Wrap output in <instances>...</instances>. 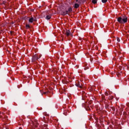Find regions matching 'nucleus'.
<instances>
[{
    "label": "nucleus",
    "mask_w": 129,
    "mask_h": 129,
    "mask_svg": "<svg viewBox=\"0 0 129 129\" xmlns=\"http://www.w3.org/2000/svg\"><path fill=\"white\" fill-rule=\"evenodd\" d=\"M117 22L119 24H125L127 22V17L121 18L119 17L117 18Z\"/></svg>",
    "instance_id": "1"
},
{
    "label": "nucleus",
    "mask_w": 129,
    "mask_h": 129,
    "mask_svg": "<svg viewBox=\"0 0 129 129\" xmlns=\"http://www.w3.org/2000/svg\"><path fill=\"white\" fill-rule=\"evenodd\" d=\"M39 59V57H38V55L37 54H35L33 56L32 58V62H35L36 60H38Z\"/></svg>",
    "instance_id": "2"
},
{
    "label": "nucleus",
    "mask_w": 129,
    "mask_h": 129,
    "mask_svg": "<svg viewBox=\"0 0 129 129\" xmlns=\"http://www.w3.org/2000/svg\"><path fill=\"white\" fill-rule=\"evenodd\" d=\"M60 14L62 16H66V15H68V12L67 11H60Z\"/></svg>",
    "instance_id": "3"
},
{
    "label": "nucleus",
    "mask_w": 129,
    "mask_h": 129,
    "mask_svg": "<svg viewBox=\"0 0 129 129\" xmlns=\"http://www.w3.org/2000/svg\"><path fill=\"white\" fill-rule=\"evenodd\" d=\"M65 34L67 35V36H70V35H71L70 30H66Z\"/></svg>",
    "instance_id": "4"
},
{
    "label": "nucleus",
    "mask_w": 129,
    "mask_h": 129,
    "mask_svg": "<svg viewBox=\"0 0 129 129\" xmlns=\"http://www.w3.org/2000/svg\"><path fill=\"white\" fill-rule=\"evenodd\" d=\"M79 7H80V4H78V3H76L75 4V6L74 8L75 9H78V8H79Z\"/></svg>",
    "instance_id": "5"
},
{
    "label": "nucleus",
    "mask_w": 129,
    "mask_h": 129,
    "mask_svg": "<svg viewBox=\"0 0 129 129\" xmlns=\"http://www.w3.org/2000/svg\"><path fill=\"white\" fill-rule=\"evenodd\" d=\"M67 12H68V14H69V13H71L72 12V8H71V7H70L68 9V10H67Z\"/></svg>",
    "instance_id": "6"
},
{
    "label": "nucleus",
    "mask_w": 129,
    "mask_h": 129,
    "mask_svg": "<svg viewBox=\"0 0 129 129\" xmlns=\"http://www.w3.org/2000/svg\"><path fill=\"white\" fill-rule=\"evenodd\" d=\"M29 23H33V22H34V17H32L31 18L29 19Z\"/></svg>",
    "instance_id": "7"
},
{
    "label": "nucleus",
    "mask_w": 129,
    "mask_h": 129,
    "mask_svg": "<svg viewBox=\"0 0 129 129\" xmlns=\"http://www.w3.org/2000/svg\"><path fill=\"white\" fill-rule=\"evenodd\" d=\"M47 126H48V125L45 124L43 125L42 127H43V129H49V128H48Z\"/></svg>",
    "instance_id": "8"
},
{
    "label": "nucleus",
    "mask_w": 129,
    "mask_h": 129,
    "mask_svg": "<svg viewBox=\"0 0 129 129\" xmlns=\"http://www.w3.org/2000/svg\"><path fill=\"white\" fill-rule=\"evenodd\" d=\"M76 85L78 87H80V88H82V87L81 86L82 84L80 85V83H79V84H76Z\"/></svg>",
    "instance_id": "9"
},
{
    "label": "nucleus",
    "mask_w": 129,
    "mask_h": 129,
    "mask_svg": "<svg viewBox=\"0 0 129 129\" xmlns=\"http://www.w3.org/2000/svg\"><path fill=\"white\" fill-rule=\"evenodd\" d=\"M50 18H51V15H47L45 19L46 20H50Z\"/></svg>",
    "instance_id": "10"
},
{
    "label": "nucleus",
    "mask_w": 129,
    "mask_h": 129,
    "mask_svg": "<svg viewBox=\"0 0 129 129\" xmlns=\"http://www.w3.org/2000/svg\"><path fill=\"white\" fill-rule=\"evenodd\" d=\"M92 3H93V4H96V3H97V0H92Z\"/></svg>",
    "instance_id": "11"
},
{
    "label": "nucleus",
    "mask_w": 129,
    "mask_h": 129,
    "mask_svg": "<svg viewBox=\"0 0 129 129\" xmlns=\"http://www.w3.org/2000/svg\"><path fill=\"white\" fill-rule=\"evenodd\" d=\"M107 2V0H102V3H103V4H105Z\"/></svg>",
    "instance_id": "12"
},
{
    "label": "nucleus",
    "mask_w": 129,
    "mask_h": 129,
    "mask_svg": "<svg viewBox=\"0 0 129 129\" xmlns=\"http://www.w3.org/2000/svg\"><path fill=\"white\" fill-rule=\"evenodd\" d=\"M76 3H77V4H79V5H80V4H81V2L79 1L78 0H76Z\"/></svg>",
    "instance_id": "13"
},
{
    "label": "nucleus",
    "mask_w": 129,
    "mask_h": 129,
    "mask_svg": "<svg viewBox=\"0 0 129 129\" xmlns=\"http://www.w3.org/2000/svg\"><path fill=\"white\" fill-rule=\"evenodd\" d=\"M109 99H113V97L112 96H110L109 97Z\"/></svg>",
    "instance_id": "14"
},
{
    "label": "nucleus",
    "mask_w": 129,
    "mask_h": 129,
    "mask_svg": "<svg viewBox=\"0 0 129 129\" xmlns=\"http://www.w3.org/2000/svg\"><path fill=\"white\" fill-rule=\"evenodd\" d=\"M116 40H117V42H120V39H119V38L117 37Z\"/></svg>",
    "instance_id": "15"
},
{
    "label": "nucleus",
    "mask_w": 129,
    "mask_h": 129,
    "mask_svg": "<svg viewBox=\"0 0 129 129\" xmlns=\"http://www.w3.org/2000/svg\"><path fill=\"white\" fill-rule=\"evenodd\" d=\"M26 27L27 29H28V28H30V25L29 24H27L26 25Z\"/></svg>",
    "instance_id": "16"
},
{
    "label": "nucleus",
    "mask_w": 129,
    "mask_h": 129,
    "mask_svg": "<svg viewBox=\"0 0 129 129\" xmlns=\"http://www.w3.org/2000/svg\"><path fill=\"white\" fill-rule=\"evenodd\" d=\"M105 95L106 96H108V93L107 92H105Z\"/></svg>",
    "instance_id": "17"
},
{
    "label": "nucleus",
    "mask_w": 129,
    "mask_h": 129,
    "mask_svg": "<svg viewBox=\"0 0 129 129\" xmlns=\"http://www.w3.org/2000/svg\"><path fill=\"white\" fill-rule=\"evenodd\" d=\"M36 21H37V18L34 17L33 22H36Z\"/></svg>",
    "instance_id": "18"
},
{
    "label": "nucleus",
    "mask_w": 129,
    "mask_h": 129,
    "mask_svg": "<svg viewBox=\"0 0 129 129\" xmlns=\"http://www.w3.org/2000/svg\"><path fill=\"white\" fill-rule=\"evenodd\" d=\"M47 93H48V92H45L44 93V94H47Z\"/></svg>",
    "instance_id": "19"
},
{
    "label": "nucleus",
    "mask_w": 129,
    "mask_h": 129,
    "mask_svg": "<svg viewBox=\"0 0 129 129\" xmlns=\"http://www.w3.org/2000/svg\"><path fill=\"white\" fill-rule=\"evenodd\" d=\"M3 4H6V2H3Z\"/></svg>",
    "instance_id": "20"
},
{
    "label": "nucleus",
    "mask_w": 129,
    "mask_h": 129,
    "mask_svg": "<svg viewBox=\"0 0 129 129\" xmlns=\"http://www.w3.org/2000/svg\"><path fill=\"white\" fill-rule=\"evenodd\" d=\"M19 129H22V127H20Z\"/></svg>",
    "instance_id": "21"
},
{
    "label": "nucleus",
    "mask_w": 129,
    "mask_h": 129,
    "mask_svg": "<svg viewBox=\"0 0 129 129\" xmlns=\"http://www.w3.org/2000/svg\"><path fill=\"white\" fill-rule=\"evenodd\" d=\"M43 118L45 119V117H43Z\"/></svg>",
    "instance_id": "22"
},
{
    "label": "nucleus",
    "mask_w": 129,
    "mask_h": 129,
    "mask_svg": "<svg viewBox=\"0 0 129 129\" xmlns=\"http://www.w3.org/2000/svg\"><path fill=\"white\" fill-rule=\"evenodd\" d=\"M41 56V55H39V57H40Z\"/></svg>",
    "instance_id": "23"
},
{
    "label": "nucleus",
    "mask_w": 129,
    "mask_h": 129,
    "mask_svg": "<svg viewBox=\"0 0 129 129\" xmlns=\"http://www.w3.org/2000/svg\"><path fill=\"white\" fill-rule=\"evenodd\" d=\"M41 56V55H39V57H40Z\"/></svg>",
    "instance_id": "24"
},
{
    "label": "nucleus",
    "mask_w": 129,
    "mask_h": 129,
    "mask_svg": "<svg viewBox=\"0 0 129 129\" xmlns=\"http://www.w3.org/2000/svg\"><path fill=\"white\" fill-rule=\"evenodd\" d=\"M84 69V70H85V69Z\"/></svg>",
    "instance_id": "25"
}]
</instances>
